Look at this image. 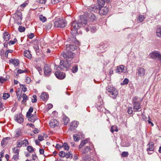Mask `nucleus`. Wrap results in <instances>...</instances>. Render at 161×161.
<instances>
[{
	"label": "nucleus",
	"mask_w": 161,
	"mask_h": 161,
	"mask_svg": "<svg viewBox=\"0 0 161 161\" xmlns=\"http://www.w3.org/2000/svg\"><path fill=\"white\" fill-rule=\"evenodd\" d=\"M106 93L110 97L115 99L118 95V91L114 87L108 86L106 87Z\"/></svg>",
	"instance_id": "1"
},
{
	"label": "nucleus",
	"mask_w": 161,
	"mask_h": 161,
	"mask_svg": "<svg viewBox=\"0 0 161 161\" xmlns=\"http://www.w3.org/2000/svg\"><path fill=\"white\" fill-rule=\"evenodd\" d=\"M81 27V24H80L79 21L77 22L74 20L73 21L71 25V34L72 35L77 34L78 29Z\"/></svg>",
	"instance_id": "2"
},
{
	"label": "nucleus",
	"mask_w": 161,
	"mask_h": 161,
	"mask_svg": "<svg viewBox=\"0 0 161 161\" xmlns=\"http://www.w3.org/2000/svg\"><path fill=\"white\" fill-rule=\"evenodd\" d=\"M13 17L14 20V23L18 25L21 24V20L22 18V17L21 12L18 10L16 13L13 15Z\"/></svg>",
	"instance_id": "3"
},
{
	"label": "nucleus",
	"mask_w": 161,
	"mask_h": 161,
	"mask_svg": "<svg viewBox=\"0 0 161 161\" xmlns=\"http://www.w3.org/2000/svg\"><path fill=\"white\" fill-rule=\"evenodd\" d=\"M61 55L66 59L68 64L74 57L73 54L71 51H67L66 52H63L61 53Z\"/></svg>",
	"instance_id": "4"
},
{
	"label": "nucleus",
	"mask_w": 161,
	"mask_h": 161,
	"mask_svg": "<svg viewBox=\"0 0 161 161\" xmlns=\"http://www.w3.org/2000/svg\"><path fill=\"white\" fill-rule=\"evenodd\" d=\"M54 24L56 27L63 28L66 26L67 23L66 21L64 20L58 19H56L54 22Z\"/></svg>",
	"instance_id": "5"
},
{
	"label": "nucleus",
	"mask_w": 161,
	"mask_h": 161,
	"mask_svg": "<svg viewBox=\"0 0 161 161\" xmlns=\"http://www.w3.org/2000/svg\"><path fill=\"white\" fill-rule=\"evenodd\" d=\"M149 56L151 58L158 60L161 63V54L158 52L154 51L150 53Z\"/></svg>",
	"instance_id": "6"
},
{
	"label": "nucleus",
	"mask_w": 161,
	"mask_h": 161,
	"mask_svg": "<svg viewBox=\"0 0 161 161\" xmlns=\"http://www.w3.org/2000/svg\"><path fill=\"white\" fill-rule=\"evenodd\" d=\"M80 18L79 21L80 24H81V26L83 25L86 26L85 27V29L86 27H88L89 26V23L87 22L86 16L85 15H80Z\"/></svg>",
	"instance_id": "7"
},
{
	"label": "nucleus",
	"mask_w": 161,
	"mask_h": 161,
	"mask_svg": "<svg viewBox=\"0 0 161 161\" xmlns=\"http://www.w3.org/2000/svg\"><path fill=\"white\" fill-rule=\"evenodd\" d=\"M98 13L101 15H105L108 12L109 9L107 7L100 6L98 7Z\"/></svg>",
	"instance_id": "8"
},
{
	"label": "nucleus",
	"mask_w": 161,
	"mask_h": 161,
	"mask_svg": "<svg viewBox=\"0 0 161 161\" xmlns=\"http://www.w3.org/2000/svg\"><path fill=\"white\" fill-rule=\"evenodd\" d=\"M154 143L152 142H150L147 144L148 147L147 150L148 152V154H151L153 153L154 150Z\"/></svg>",
	"instance_id": "9"
},
{
	"label": "nucleus",
	"mask_w": 161,
	"mask_h": 161,
	"mask_svg": "<svg viewBox=\"0 0 161 161\" xmlns=\"http://www.w3.org/2000/svg\"><path fill=\"white\" fill-rule=\"evenodd\" d=\"M44 73L45 76H49L51 74V70L50 66L47 64H45L44 66Z\"/></svg>",
	"instance_id": "10"
},
{
	"label": "nucleus",
	"mask_w": 161,
	"mask_h": 161,
	"mask_svg": "<svg viewBox=\"0 0 161 161\" xmlns=\"http://www.w3.org/2000/svg\"><path fill=\"white\" fill-rule=\"evenodd\" d=\"M55 74L56 77L58 79L62 80L65 77V74L63 72H61L59 71H56Z\"/></svg>",
	"instance_id": "11"
},
{
	"label": "nucleus",
	"mask_w": 161,
	"mask_h": 161,
	"mask_svg": "<svg viewBox=\"0 0 161 161\" xmlns=\"http://www.w3.org/2000/svg\"><path fill=\"white\" fill-rule=\"evenodd\" d=\"M15 120L19 124H21L23 122L24 118L21 114H16L14 117Z\"/></svg>",
	"instance_id": "12"
},
{
	"label": "nucleus",
	"mask_w": 161,
	"mask_h": 161,
	"mask_svg": "<svg viewBox=\"0 0 161 161\" xmlns=\"http://www.w3.org/2000/svg\"><path fill=\"white\" fill-rule=\"evenodd\" d=\"M76 49V46L74 44H67L66 46V51L72 52V51L75 50Z\"/></svg>",
	"instance_id": "13"
},
{
	"label": "nucleus",
	"mask_w": 161,
	"mask_h": 161,
	"mask_svg": "<svg viewBox=\"0 0 161 161\" xmlns=\"http://www.w3.org/2000/svg\"><path fill=\"white\" fill-rule=\"evenodd\" d=\"M133 106L135 111H139L141 110L140 103L139 102H134L132 103Z\"/></svg>",
	"instance_id": "14"
},
{
	"label": "nucleus",
	"mask_w": 161,
	"mask_h": 161,
	"mask_svg": "<svg viewBox=\"0 0 161 161\" xmlns=\"http://www.w3.org/2000/svg\"><path fill=\"white\" fill-rule=\"evenodd\" d=\"M116 71L117 73L119 74H120L122 72L125 73L127 72V69L126 68L125 69L124 66L123 65H121L117 67Z\"/></svg>",
	"instance_id": "15"
},
{
	"label": "nucleus",
	"mask_w": 161,
	"mask_h": 161,
	"mask_svg": "<svg viewBox=\"0 0 161 161\" xmlns=\"http://www.w3.org/2000/svg\"><path fill=\"white\" fill-rule=\"evenodd\" d=\"M146 72V70L142 67H139L137 69V74L140 77L143 76Z\"/></svg>",
	"instance_id": "16"
},
{
	"label": "nucleus",
	"mask_w": 161,
	"mask_h": 161,
	"mask_svg": "<svg viewBox=\"0 0 161 161\" xmlns=\"http://www.w3.org/2000/svg\"><path fill=\"white\" fill-rule=\"evenodd\" d=\"M49 125L51 128H54L58 125V123L57 120L55 119H52L51 120Z\"/></svg>",
	"instance_id": "17"
},
{
	"label": "nucleus",
	"mask_w": 161,
	"mask_h": 161,
	"mask_svg": "<svg viewBox=\"0 0 161 161\" xmlns=\"http://www.w3.org/2000/svg\"><path fill=\"white\" fill-rule=\"evenodd\" d=\"M79 122L76 121H73L70 124V129L71 130H74L76 128L79 124Z\"/></svg>",
	"instance_id": "18"
},
{
	"label": "nucleus",
	"mask_w": 161,
	"mask_h": 161,
	"mask_svg": "<svg viewBox=\"0 0 161 161\" xmlns=\"http://www.w3.org/2000/svg\"><path fill=\"white\" fill-rule=\"evenodd\" d=\"M98 6H92L88 8V11L90 12H94L97 13L98 11Z\"/></svg>",
	"instance_id": "19"
},
{
	"label": "nucleus",
	"mask_w": 161,
	"mask_h": 161,
	"mask_svg": "<svg viewBox=\"0 0 161 161\" xmlns=\"http://www.w3.org/2000/svg\"><path fill=\"white\" fill-rule=\"evenodd\" d=\"M108 46L107 43H101L100 44L99 48L100 50H102V52H104L106 48Z\"/></svg>",
	"instance_id": "20"
},
{
	"label": "nucleus",
	"mask_w": 161,
	"mask_h": 161,
	"mask_svg": "<svg viewBox=\"0 0 161 161\" xmlns=\"http://www.w3.org/2000/svg\"><path fill=\"white\" fill-rule=\"evenodd\" d=\"M3 36L4 40L6 42L8 41L10 39V35L7 32L3 33Z\"/></svg>",
	"instance_id": "21"
},
{
	"label": "nucleus",
	"mask_w": 161,
	"mask_h": 161,
	"mask_svg": "<svg viewBox=\"0 0 161 161\" xmlns=\"http://www.w3.org/2000/svg\"><path fill=\"white\" fill-rule=\"evenodd\" d=\"M72 35V36H70V38L68 39V41H69L70 43L73 42L74 43H77L78 42V41L77 40L75 36H74V35Z\"/></svg>",
	"instance_id": "22"
},
{
	"label": "nucleus",
	"mask_w": 161,
	"mask_h": 161,
	"mask_svg": "<svg viewBox=\"0 0 161 161\" xmlns=\"http://www.w3.org/2000/svg\"><path fill=\"white\" fill-rule=\"evenodd\" d=\"M9 63H12L15 66H18L19 64V61L17 59H12L9 60Z\"/></svg>",
	"instance_id": "23"
},
{
	"label": "nucleus",
	"mask_w": 161,
	"mask_h": 161,
	"mask_svg": "<svg viewBox=\"0 0 161 161\" xmlns=\"http://www.w3.org/2000/svg\"><path fill=\"white\" fill-rule=\"evenodd\" d=\"M48 95L46 92H43L40 96L41 98L43 101H46L47 100L48 98Z\"/></svg>",
	"instance_id": "24"
},
{
	"label": "nucleus",
	"mask_w": 161,
	"mask_h": 161,
	"mask_svg": "<svg viewBox=\"0 0 161 161\" xmlns=\"http://www.w3.org/2000/svg\"><path fill=\"white\" fill-rule=\"evenodd\" d=\"M98 7L104 6L105 3L108 1V0H97Z\"/></svg>",
	"instance_id": "25"
},
{
	"label": "nucleus",
	"mask_w": 161,
	"mask_h": 161,
	"mask_svg": "<svg viewBox=\"0 0 161 161\" xmlns=\"http://www.w3.org/2000/svg\"><path fill=\"white\" fill-rule=\"evenodd\" d=\"M37 119V117L36 114H32L31 116L28 119V120L32 122H34Z\"/></svg>",
	"instance_id": "26"
},
{
	"label": "nucleus",
	"mask_w": 161,
	"mask_h": 161,
	"mask_svg": "<svg viewBox=\"0 0 161 161\" xmlns=\"http://www.w3.org/2000/svg\"><path fill=\"white\" fill-rule=\"evenodd\" d=\"M85 30L87 32L89 31L90 30L92 32H94L96 31V29L95 27H92L91 26H88V27H86V28Z\"/></svg>",
	"instance_id": "27"
},
{
	"label": "nucleus",
	"mask_w": 161,
	"mask_h": 161,
	"mask_svg": "<svg viewBox=\"0 0 161 161\" xmlns=\"http://www.w3.org/2000/svg\"><path fill=\"white\" fill-rule=\"evenodd\" d=\"M103 107V102L100 101V102H98L96 106V107L97 108V109L99 111H101L102 110V109Z\"/></svg>",
	"instance_id": "28"
},
{
	"label": "nucleus",
	"mask_w": 161,
	"mask_h": 161,
	"mask_svg": "<svg viewBox=\"0 0 161 161\" xmlns=\"http://www.w3.org/2000/svg\"><path fill=\"white\" fill-rule=\"evenodd\" d=\"M91 150V148L90 147V146H88L83 148L81 150V152L83 153H86Z\"/></svg>",
	"instance_id": "29"
},
{
	"label": "nucleus",
	"mask_w": 161,
	"mask_h": 161,
	"mask_svg": "<svg viewBox=\"0 0 161 161\" xmlns=\"http://www.w3.org/2000/svg\"><path fill=\"white\" fill-rule=\"evenodd\" d=\"M24 55L25 57L28 58H31V55L30 53V51L28 50H26L25 51L24 53Z\"/></svg>",
	"instance_id": "30"
},
{
	"label": "nucleus",
	"mask_w": 161,
	"mask_h": 161,
	"mask_svg": "<svg viewBox=\"0 0 161 161\" xmlns=\"http://www.w3.org/2000/svg\"><path fill=\"white\" fill-rule=\"evenodd\" d=\"M60 66L59 67L60 68L63 69V68H67L68 66H67L65 62H64L63 60H61L60 62Z\"/></svg>",
	"instance_id": "31"
},
{
	"label": "nucleus",
	"mask_w": 161,
	"mask_h": 161,
	"mask_svg": "<svg viewBox=\"0 0 161 161\" xmlns=\"http://www.w3.org/2000/svg\"><path fill=\"white\" fill-rule=\"evenodd\" d=\"M22 97L23 99L22 101V103L24 104L26 103V100H28V97L25 93L23 94Z\"/></svg>",
	"instance_id": "32"
},
{
	"label": "nucleus",
	"mask_w": 161,
	"mask_h": 161,
	"mask_svg": "<svg viewBox=\"0 0 161 161\" xmlns=\"http://www.w3.org/2000/svg\"><path fill=\"white\" fill-rule=\"evenodd\" d=\"M156 35L158 37L161 38V27L157 28Z\"/></svg>",
	"instance_id": "33"
},
{
	"label": "nucleus",
	"mask_w": 161,
	"mask_h": 161,
	"mask_svg": "<svg viewBox=\"0 0 161 161\" xmlns=\"http://www.w3.org/2000/svg\"><path fill=\"white\" fill-rule=\"evenodd\" d=\"M8 138V137H6L5 138H3L2 141L1 142V145L3 147H4L5 146V145L7 144L8 143V142L7 141V140Z\"/></svg>",
	"instance_id": "34"
},
{
	"label": "nucleus",
	"mask_w": 161,
	"mask_h": 161,
	"mask_svg": "<svg viewBox=\"0 0 161 161\" xmlns=\"http://www.w3.org/2000/svg\"><path fill=\"white\" fill-rule=\"evenodd\" d=\"M15 137H18L21 134V130L19 129H17L15 131Z\"/></svg>",
	"instance_id": "35"
},
{
	"label": "nucleus",
	"mask_w": 161,
	"mask_h": 161,
	"mask_svg": "<svg viewBox=\"0 0 161 161\" xmlns=\"http://www.w3.org/2000/svg\"><path fill=\"white\" fill-rule=\"evenodd\" d=\"M145 19V17L143 15L140 14L138 17V19L139 20V22H138V23H140L143 21L144 19Z\"/></svg>",
	"instance_id": "36"
},
{
	"label": "nucleus",
	"mask_w": 161,
	"mask_h": 161,
	"mask_svg": "<svg viewBox=\"0 0 161 161\" xmlns=\"http://www.w3.org/2000/svg\"><path fill=\"white\" fill-rule=\"evenodd\" d=\"M52 26V22H50L48 23L45 26V28L47 30H49L51 29Z\"/></svg>",
	"instance_id": "37"
},
{
	"label": "nucleus",
	"mask_w": 161,
	"mask_h": 161,
	"mask_svg": "<svg viewBox=\"0 0 161 161\" xmlns=\"http://www.w3.org/2000/svg\"><path fill=\"white\" fill-rule=\"evenodd\" d=\"M78 70V67L77 65L73 66L71 70L72 72L73 73H75L77 72Z\"/></svg>",
	"instance_id": "38"
},
{
	"label": "nucleus",
	"mask_w": 161,
	"mask_h": 161,
	"mask_svg": "<svg viewBox=\"0 0 161 161\" xmlns=\"http://www.w3.org/2000/svg\"><path fill=\"white\" fill-rule=\"evenodd\" d=\"M65 156L67 158H73V155L70 152H68L65 154Z\"/></svg>",
	"instance_id": "39"
},
{
	"label": "nucleus",
	"mask_w": 161,
	"mask_h": 161,
	"mask_svg": "<svg viewBox=\"0 0 161 161\" xmlns=\"http://www.w3.org/2000/svg\"><path fill=\"white\" fill-rule=\"evenodd\" d=\"M63 120L64 121V124L65 125H67V124L69 123V118L66 117L65 116L63 118Z\"/></svg>",
	"instance_id": "40"
},
{
	"label": "nucleus",
	"mask_w": 161,
	"mask_h": 161,
	"mask_svg": "<svg viewBox=\"0 0 161 161\" xmlns=\"http://www.w3.org/2000/svg\"><path fill=\"white\" fill-rule=\"evenodd\" d=\"M39 19L40 20L43 22H45L47 20L46 18L45 17L43 16L42 15L40 16Z\"/></svg>",
	"instance_id": "41"
},
{
	"label": "nucleus",
	"mask_w": 161,
	"mask_h": 161,
	"mask_svg": "<svg viewBox=\"0 0 161 161\" xmlns=\"http://www.w3.org/2000/svg\"><path fill=\"white\" fill-rule=\"evenodd\" d=\"M74 139L75 141H78L80 139V137L78 136L77 134H75L73 135Z\"/></svg>",
	"instance_id": "42"
},
{
	"label": "nucleus",
	"mask_w": 161,
	"mask_h": 161,
	"mask_svg": "<svg viewBox=\"0 0 161 161\" xmlns=\"http://www.w3.org/2000/svg\"><path fill=\"white\" fill-rule=\"evenodd\" d=\"M96 19L95 16L93 14H92L89 18L90 21L91 22H93Z\"/></svg>",
	"instance_id": "43"
},
{
	"label": "nucleus",
	"mask_w": 161,
	"mask_h": 161,
	"mask_svg": "<svg viewBox=\"0 0 161 161\" xmlns=\"http://www.w3.org/2000/svg\"><path fill=\"white\" fill-rule=\"evenodd\" d=\"M90 157L88 155H86L83 157V161H89Z\"/></svg>",
	"instance_id": "44"
},
{
	"label": "nucleus",
	"mask_w": 161,
	"mask_h": 161,
	"mask_svg": "<svg viewBox=\"0 0 161 161\" xmlns=\"http://www.w3.org/2000/svg\"><path fill=\"white\" fill-rule=\"evenodd\" d=\"M63 147L64 148V149L65 150H68L69 149V147L68 146L67 143L64 142L62 145Z\"/></svg>",
	"instance_id": "45"
},
{
	"label": "nucleus",
	"mask_w": 161,
	"mask_h": 161,
	"mask_svg": "<svg viewBox=\"0 0 161 161\" xmlns=\"http://www.w3.org/2000/svg\"><path fill=\"white\" fill-rule=\"evenodd\" d=\"M10 96L9 94V93H5L3 94V98L4 99H6L8 98Z\"/></svg>",
	"instance_id": "46"
},
{
	"label": "nucleus",
	"mask_w": 161,
	"mask_h": 161,
	"mask_svg": "<svg viewBox=\"0 0 161 161\" xmlns=\"http://www.w3.org/2000/svg\"><path fill=\"white\" fill-rule=\"evenodd\" d=\"M18 30L19 32H22L25 31V28L24 27L20 26L19 27Z\"/></svg>",
	"instance_id": "47"
},
{
	"label": "nucleus",
	"mask_w": 161,
	"mask_h": 161,
	"mask_svg": "<svg viewBox=\"0 0 161 161\" xmlns=\"http://www.w3.org/2000/svg\"><path fill=\"white\" fill-rule=\"evenodd\" d=\"M4 51L3 49L0 50V56H1V58L3 59L4 57Z\"/></svg>",
	"instance_id": "48"
},
{
	"label": "nucleus",
	"mask_w": 161,
	"mask_h": 161,
	"mask_svg": "<svg viewBox=\"0 0 161 161\" xmlns=\"http://www.w3.org/2000/svg\"><path fill=\"white\" fill-rule=\"evenodd\" d=\"M129 81L128 79L126 78H125L123 81V82L121 83V84L122 85H126L128 84Z\"/></svg>",
	"instance_id": "49"
},
{
	"label": "nucleus",
	"mask_w": 161,
	"mask_h": 161,
	"mask_svg": "<svg viewBox=\"0 0 161 161\" xmlns=\"http://www.w3.org/2000/svg\"><path fill=\"white\" fill-rule=\"evenodd\" d=\"M27 150L31 153H32L34 151L33 147L31 146H28L27 147Z\"/></svg>",
	"instance_id": "50"
},
{
	"label": "nucleus",
	"mask_w": 161,
	"mask_h": 161,
	"mask_svg": "<svg viewBox=\"0 0 161 161\" xmlns=\"http://www.w3.org/2000/svg\"><path fill=\"white\" fill-rule=\"evenodd\" d=\"M133 111L132 107H129L128 108L127 113L128 114H132L133 113Z\"/></svg>",
	"instance_id": "51"
},
{
	"label": "nucleus",
	"mask_w": 161,
	"mask_h": 161,
	"mask_svg": "<svg viewBox=\"0 0 161 161\" xmlns=\"http://www.w3.org/2000/svg\"><path fill=\"white\" fill-rule=\"evenodd\" d=\"M129 153L127 152H123L122 153L121 156L122 157H126L128 156Z\"/></svg>",
	"instance_id": "52"
},
{
	"label": "nucleus",
	"mask_w": 161,
	"mask_h": 161,
	"mask_svg": "<svg viewBox=\"0 0 161 161\" xmlns=\"http://www.w3.org/2000/svg\"><path fill=\"white\" fill-rule=\"evenodd\" d=\"M33 98L31 99V102L32 103H35L37 101V97L35 95H34L33 96Z\"/></svg>",
	"instance_id": "53"
},
{
	"label": "nucleus",
	"mask_w": 161,
	"mask_h": 161,
	"mask_svg": "<svg viewBox=\"0 0 161 161\" xmlns=\"http://www.w3.org/2000/svg\"><path fill=\"white\" fill-rule=\"evenodd\" d=\"M17 148L14 147L13 149V153H14L16 154L19 155V150L16 148Z\"/></svg>",
	"instance_id": "54"
},
{
	"label": "nucleus",
	"mask_w": 161,
	"mask_h": 161,
	"mask_svg": "<svg viewBox=\"0 0 161 161\" xmlns=\"http://www.w3.org/2000/svg\"><path fill=\"white\" fill-rule=\"evenodd\" d=\"M59 155L60 157L63 158L65 157V153L63 151H61L60 152Z\"/></svg>",
	"instance_id": "55"
},
{
	"label": "nucleus",
	"mask_w": 161,
	"mask_h": 161,
	"mask_svg": "<svg viewBox=\"0 0 161 161\" xmlns=\"http://www.w3.org/2000/svg\"><path fill=\"white\" fill-rule=\"evenodd\" d=\"M20 86L22 88V90L24 92H25L26 91V88L25 86V85L20 84Z\"/></svg>",
	"instance_id": "56"
},
{
	"label": "nucleus",
	"mask_w": 161,
	"mask_h": 161,
	"mask_svg": "<svg viewBox=\"0 0 161 161\" xmlns=\"http://www.w3.org/2000/svg\"><path fill=\"white\" fill-rule=\"evenodd\" d=\"M22 142V144L24 146H26L28 144V142L27 140H24Z\"/></svg>",
	"instance_id": "57"
},
{
	"label": "nucleus",
	"mask_w": 161,
	"mask_h": 161,
	"mask_svg": "<svg viewBox=\"0 0 161 161\" xmlns=\"http://www.w3.org/2000/svg\"><path fill=\"white\" fill-rule=\"evenodd\" d=\"M19 154H15L13 156V158L16 161L19 159Z\"/></svg>",
	"instance_id": "58"
},
{
	"label": "nucleus",
	"mask_w": 161,
	"mask_h": 161,
	"mask_svg": "<svg viewBox=\"0 0 161 161\" xmlns=\"http://www.w3.org/2000/svg\"><path fill=\"white\" fill-rule=\"evenodd\" d=\"M26 70H22L21 69H19L18 70L17 73H18L20 74L22 73L26 72Z\"/></svg>",
	"instance_id": "59"
},
{
	"label": "nucleus",
	"mask_w": 161,
	"mask_h": 161,
	"mask_svg": "<svg viewBox=\"0 0 161 161\" xmlns=\"http://www.w3.org/2000/svg\"><path fill=\"white\" fill-rule=\"evenodd\" d=\"M138 98V97H137L136 96L135 97H134L132 99V103H134L135 102H138V101H136L137 100Z\"/></svg>",
	"instance_id": "60"
},
{
	"label": "nucleus",
	"mask_w": 161,
	"mask_h": 161,
	"mask_svg": "<svg viewBox=\"0 0 161 161\" xmlns=\"http://www.w3.org/2000/svg\"><path fill=\"white\" fill-rule=\"evenodd\" d=\"M25 82L27 84H29L31 82L30 78L28 76H27L25 79Z\"/></svg>",
	"instance_id": "61"
},
{
	"label": "nucleus",
	"mask_w": 161,
	"mask_h": 161,
	"mask_svg": "<svg viewBox=\"0 0 161 161\" xmlns=\"http://www.w3.org/2000/svg\"><path fill=\"white\" fill-rule=\"evenodd\" d=\"M46 0H37V2L41 4H45Z\"/></svg>",
	"instance_id": "62"
},
{
	"label": "nucleus",
	"mask_w": 161,
	"mask_h": 161,
	"mask_svg": "<svg viewBox=\"0 0 161 161\" xmlns=\"http://www.w3.org/2000/svg\"><path fill=\"white\" fill-rule=\"evenodd\" d=\"M34 36V35L33 33L29 34L28 35V37L30 39H31Z\"/></svg>",
	"instance_id": "63"
},
{
	"label": "nucleus",
	"mask_w": 161,
	"mask_h": 161,
	"mask_svg": "<svg viewBox=\"0 0 161 161\" xmlns=\"http://www.w3.org/2000/svg\"><path fill=\"white\" fill-rule=\"evenodd\" d=\"M6 80V79L4 78H3L2 76L0 77V82L1 83H3V82L5 81Z\"/></svg>",
	"instance_id": "64"
}]
</instances>
